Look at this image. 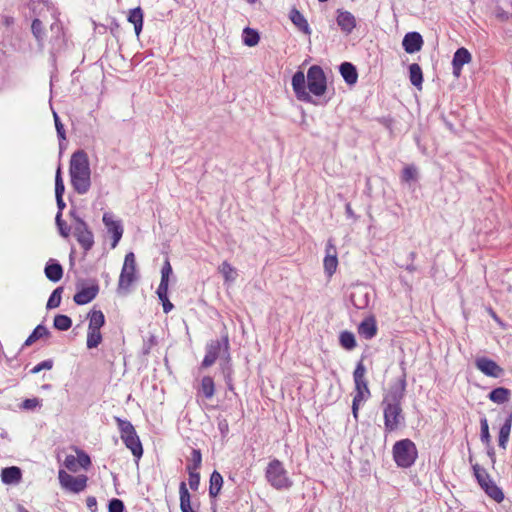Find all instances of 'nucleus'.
I'll use <instances>...</instances> for the list:
<instances>
[{"label":"nucleus","mask_w":512,"mask_h":512,"mask_svg":"<svg viewBox=\"0 0 512 512\" xmlns=\"http://www.w3.org/2000/svg\"><path fill=\"white\" fill-rule=\"evenodd\" d=\"M406 375L392 383L381 402L386 432H393L405 424V415L402 409V401L406 391Z\"/></svg>","instance_id":"f257e3e1"},{"label":"nucleus","mask_w":512,"mask_h":512,"mask_svg":"<svg viewBox=\"0 0 512 512\" xmlns=\"http://www.w3.org/2000/svg\"><path fill=\"white\" fill-rule=\"evenodd\" d=\"M292 88L296 98L305 103H315L313 97H320L327 90L325 73L319 65H312L307 71V79L303 71L298 70L292 76Z\"/></svg>","instance_id":"f03ea898"},{"label":"nucleus","mask_w":512,"mask_h":512,"mask_svg":"<svg viewBox=\"0 0 512 512\" xmlns=\"http://www.w3.org/2000/svg\"><path fill=\"white\" fill-rule=\"evenodd\" d=\"M71 185L79 195L86 194L91 187V170L88 155L84 150L75 151L69 167Z\"/></svg>","instance_id":"7ed1b4c3"},{"label":"nucleus","mask_w":512,"mask_h":512,"mask_svg":"<svg viewBox=\"0 0 512 512\" xmlns=\"http://www.w3.org/2000/svg\"><path fill=\"white\" fill-rule=\"evenodd\" d=\"M267 482L276 490H288L293 486L283 463L278 459L271 460L265 470Z\"/></svg>","instance_id":"20e7f679"},{"label":"nucleus","mask_w":512,"mask_h":512,"mask_svg":"<svg viewBox=\"0 0 512 512\" xmlns=\"http://www.w3.org/2000/svg\"><path fill=\"white\" fill-rule=\"evenodd\" d=\"M114 419L125 446L131 451L135 458L140 459L143 455V447L134 426L129 420L120 417H114Z\"/></svg>","instance_id":"39448f33"},{"label":"nucleus","mask_w":512,"mask_h":512,"mask_svg":"<svg viewBox=\"0 0 512 512\" xmlns=\"http://www.w3.org/2000/svg\"><path fill=\"white\" fill-rule=\"evenodd\" d=\"M418 457L415 443L406 438L395 442L393 445V459L398 467L409 468L414 465Z\"/></svg>","instance_id":"423d86ee"},{"label":"nucleus","mask_w":512,"mask_h":512,"mask_svg":"<svg viewBox=\"0 0 512 512\" xmlns=\"http://www.w3.org/2000/svg\"><path fill=\"white\" fill-rule=\"evenodd\" d=\"M58 479L61 487L69 492L78 494L84 491L87 487L88 477L84 474L77 477L72 476L65 470L60 469L58 472Z\"/></svg>","instance_id":"0eeeda50"},{"label":"nucleus","mask_w":512,"mask_h":512,"mask_svg":"<svg viewBox=\"0 0 512 512\" xmlns=\"http://www.w3.org/2000/svg\"><path fill=\"white\" fill-rule=\"evenodd\" d=\"M365 374L366 367L363 363V358H361L356 364L355 370L353 372V380L355 385L354 398L367 400L371 396Z\"/></svg>","instance_id":"6e6552de"},{"label":"nucleus","mask_w":512,"mask_h":512,"mask_svg":"<svg viewBox=\"0 0 512 512\" xmlns=\"http://www.w3.org/2000/svg\"><path fill=\"white\" fill-rule=\"evenodd\" d=\"M136 280V259L133 252L125 255L118 281V289H127Z\"/></svg>","instance_id":"1a4fd4ad"},{"label":"nucleus","mask_w":512,"mask_h":512,"mask_svg":"<svg viewBox=\"0 0 512 512\" xmlns=\"http://www.w3.org/2000/svg\"><path fill=\"white\" fill-rule=\"evenodd\" d=\"M102 221L107 232L112 236L111 248H115L123 236V225L120 220H115L111 213H104Z\"/></svg>","instance_id":"9d476101"},{"label":"nucleus","mask_w":512,"mask_h":512,"mask_svg":"<svg viewBox=\"0 0 512 512\" xmlns=\"http://www.w3.org/2000/svg\"><path fill=\"white\" fill-rule=\"evenodd\" d=\"M74 236L85 253L92 249L94 235L85 221H79V226H74Z\"/></svg>","instance_id":"9b49d317"},{"label":"nucleus","mask_w":512,"mask_h":512,"mask_svg":"<svg viewBox=\"0 0 512 512\" xmlns=\"http://www.w3.org/2000/svg\"><path fill=\"white\" fill-rule=\"evenodd\" d=\"M205 350L206 353L201 363V366L203 368H208L216 362L221 352L224 354L223 338L211 340L210 342L207 343Z\"/></svg>","instance_id":"f8f14e48"},{"label":"nucleus","mask_w":512,"mask_h":512,"mask_svg":"<svg viewBox=\"0 0 512 512\" xmlns=\"http://www.w3.org/2000/svg\"><path fill=\"white\" fill-rule=\"evenodd\" d=\"M99 293V285L96 281L90 286H82L78 288L73 300L77 305H85L93 301Z\"/></svg>","instance_id":"ddd939ff"},{"label":"nucleus","mask_w":512,"mask_h":512,"mask_svg":"<svg viewBox=\"0 0 512 512\" xmlns=\"http://www.w3.org/2000/svg\"><path fill=\"white\" fill-rule=\"evenodd\" d=\"M336 13V22L340 30L346 35L351 34L357 25L355 16L351 12L342 9H338Z\"/></svg>","instance_id":"4468645a"},{"label":"nucleus","mask_w":512,"mask_h":512,"mask_svg":"<svg viewBox=\"0 0 512 512\" xmlns=\"http://www.w3.org/2000/svg\"><path fill=\"white\" fill-rule=\"evenodd\" d=\"M475 364L482 373L489 377L499 378L504 372L503 368L495 361L486 357L478 358Z\"/></svg>","instance_id":"2eb2a0df"},{"label":"nucleus","mask_w":512,"mask_h":512,"mask_svg":"<svg viewBox=\"0 0 512 512\" xmlns=\"http://www.w3.org/2000/svg\"><path fill=\"white\" fill-rule=\"evenodd\" d=\"M472 59L471 53L465 47L458 48L452 59V73L455 77H460L462 68Z\"/></svg>","instance_id":"dca6fc26"},{"label":"nucleus","mask_w":512,"mask_h":512,"mask_svg":"<svg viewBox=\"0 0 512 512\" xmlns=\"http://www.w3.org/2000/svg\"><path fill=\"white\" fill-rule=\"evenodd\" d=\"M223 476L217 470H214L209 479V497L211 499V508L216 511V498L219 496L223 487Z\"/></svg>","instance_id":"f3484780"},{"label":"nucleus","mask_w":512,"mask_h":512,"mask_svg":"<svg viewBox=\"0 0 512 512\" xmlns=\"http://www.w3.org/2000/svg\"><path fill=\"white\" fill-rule=\"evenodd\" d=\"M423 38L419 32L412 31L404 35L402 46L406 53L414 54L421 50L423 46Z\"/></svg>","instance_id":"a211bd4d"},{"label":"nucleus","mask_w":512,"mask_h":512,"mask_svg":"<svg viewBox=\"0 0 512 512\" xmlns=\"http://www.w3.org/2000/svg\"><path fill=\"white\" fill-rule=\"evenodd\" d=\"M503 412L505 414V418L499 429L498 445L503 450H506L512 428V409H504Z\"/></svg>","instance_id":"6ab92c4d"},{"label":"nucleus","mask_w":512,"mask_h":512,"mask_svg":"<svg viewBox=\"0 0 512 512\" xmlns=\"http://www.w3.org/2000/svg\"><path fill=\"white\" fill-rule=\"evenodd\" d=\"M378 328L376 320L373 316L367 317L358 325V333L366 340L374 338L377 334Z\"/></svg>","instance_id":"aec40b11"},{"label":"nucleus","mask_w":512,"mask_h":512,"mask_svg":"<svg viewBox=\"0 0 512 512\" xmlns=\"http://www.w3.org/2000/svg\"><path fill=\"white\" fill-rule=\"evenodd\" d=\"M45 276L51 282H58L63 277V267L55 259H49L44 268Z\"/></svg>","instance_id":"412c9836"},{"label":"nucleus","mask_w":512,"mask_h":512,"mask_svg":"<svg viewBox=\"0 0 512 512\" xmlns=\"http://www.w3.org/2000/svg\"><path fill=\"white\" fill-rule=\"evenodd\" d=\"M339 72L348 85H354L358 80V72L356 66L351 62H343L339 66Z\"/></svg>","instance_id":"4be33fe9"},{"label":"nucleus","mask_w":512,"mask_h":512,"mask_svg":"<svg viewBox=\"0 0 512 512\" xmlns=\"http://www.w3.org/2000/svg\"><path fill=\"white\" fill-rule=\"evenodd\" d=\"M22 479V470L17 466L5 467L1 470V480L4 484H17Z\"/></svg>","instance_id":"5701e85b"},{"label":"nucleus","mask_w":512,"mask_h":512,"mask_svg":"<svg viewBox=\"0 0 512 512\" xmlns=\"http://www.w3.org/2000/svg\"><path fill=\"white\" fill-rule=\"evenodd\" d=\"M289 18L301 32H303L306 35L311 34L312 31L308 24V21L299 10H297L296 8H292L289 13Z\"/></svg>","instance_id":"b1692460"},{"label":"nucleus","mask_w":512,"mask_h":512,"mask_svg":"<svg viewBox=\"0 0 512 512\" xmlns=\"http://www.w3.org/2000/svg\"><path fill=\"white\" fill-rule=\"evenodd\" d=\"M179 499L181 512H197L192 507L191 495L184 481L179 485Z\"/></svg>","instance_id":"393cba45"},{"label":"nucleus","mask_w":512,"mask_h":512,"mask_svg":"<svg viewBox=\"0 0 512 512\" xmlns=\"http://www.w3.org/2000/svg\"><path fill=\"white\" fill-rule=\"evenodd\" d=\"M511 396V391L505 387H497L491 390L488 394V398L490 401L497 404H504L509 401Z\"/></svg>","instance_id":"a878e982"},{"label":"nucleus","mask_w":512,"mask_h":512,"mask_svg":"<svg viewBox=\"0 0 512 512\" xmlns=\"http://www.w3.org/2000/svg\"><path fill=\"white\" fill-rule=\"evenodd\" d=\"M128 21L134 25L135 34L140 35L143 28V11L140 7L133 8L129 11Z\"/></svg>","instance_id":"bb28decb"},{"label":"nucleus","mask_w":512,"mask_h":512,"mask_svg":"<svg viewBox=\"0 0 512 512\" xmlns=\"http://www.w3.org/2000/svg\"><path fill=\"white\" fill-rule=\"evenodd\" d=\"M89 320L88 328L101 330L105 324V316L101 310L92 309L87 316Z\"/></svg>","instance_id":"cd10ccee"},{"label":"nucleus","mask_w":512,"mask_h":512,"mask_svg":"<svg viewBox=\"0 0 512 512\" xmlns=\"http://www.w3.org/2000/svg\"><path fill=\"white\" fill-rule=\"evenodd\" d=\"M50 336V332L47 329L46 326L43 324L37 325L32 333L28 336V338L25 340L23 347H28L32 345L37 340L41 339L42 337H48Z\"/></svg>","instance_id":"c85d7f7f"},{"label":"nucleus","mask_w":512,"mask_h":512,"mask_svg":"<svg viewBox=\"0 0 512 512\" xmlns=\"http://www.w3.org/2000/svg\"><path fill=\"white\" fill-rule=\"evenodd\" d=\"M409 80L413 86L417 88L422 87L423 72L419 64L412 63L409 65Z\"/></svg>","instance_id":"c756f323"},{"label":"nucleus","mask_w":512,"mask_h":512,"mask_svg":"<svg viewBox=\"0 0 512 512\" xmlns=\"http://www.w3.org/2000/svg\"><path fill=\"white\" fill-rule=\"evenodd\" d=\"M198 393H201L206 399H211L214 396L215 384L212 377L204 376L201 379V387Z\"/></svg>","instance_id":"7c9ffc66"},{"label":"nucleus","mask_w":512,"mask_h":512,"mask_svg":"<svg viewBox=\"0 0 512 512\" xmlns=\"http://www.w3.org/2000/svg\"><path fill=\"white\" fill-rule=\"evenodd\" d=\"M242 41L248 47L256 46L260 41V35L257 30L246 27L242 33Z\"/></svg>","instance_id":"2f4dec72"},{"label":"nucleus","mask_w":512,"mask_h":512,"mask_svg":"<svg viewBox=\"0 0 512 512\" xmlns=\"http://www.w3.org/2000/svg\"><path fill=\"white\" fill-rule=\"evenodd\" d=\"M339 343L342 348H344L345 350H348V351L353 350L357 345L354 334L347 330L342 331L340 333Z\"/></svg>","instance_id":"473e14b6"},{"label":"nucleus","mask_w":512,"mask_h":512,"mask_svg":"<svg viewBox=\"0 0 512 512\" xmlns=\"http://www.w3.org/2000/svg\"><path fill=\"white\" fill-rule=\"evenodd\" d=\"M202 464V454L200 449H192L191 456L188 458V463L186 465L187 471L198 472Z\"/></svg>","instance_id":"72a5a7b5"},{"label":"nucleus","mask_w":512,"mask_h":512,"mask_svg":"<svg viewBox=\"0 0 512 512\" xmlns=\"http://www.w3.org/2000/svg\"><path fill=\"white\" fill-rule=\"evenodd\" d=\"M103 340L100 330L90 329L87 330V341L86 346L88 349L97 348Z\"/></svg>","instance_id":"f704fd0d"},{"label":"nucleus","mask_w":512,"mask_h":512,"mask_svg":"<svg viewBox=\"0 0 512 512\" xmlns=\"http://www.w3.org/2000/svg\"><path fill=\"white\" fill-rule=\"evenodd\" d=\"M31 31L33 36L36 38L39 47H43L44 42V27L43 23L39 18H34L31 24Z\"/></svg>","instance_id":"c9c22d12"},{"label":"nucleus","mask_w":512,"mask_h":512,"mask_svg":"<svg viewBox=\"0 0 512 512\" xmlns=\"http://www.w3.org/2000/svg\"><path fill=\"white\" fill-rule=\"evenodd\" d=\"M53 327L59 331H67L72 327V319L64 314H57L53 320Z\"/></svg>","instance_id":"e433bc0d"},{"label":"nucleus","mask_w":512,"mask_h":512,"mask_svg":"<svg viewBox=\"0 0 512 512\" xmlns=\"http://www.w3.org/2000/svg\"><path fill=\"white\" fill-rule=\"evenodd\" d=\"M350 299H351L352 304L357 309H364L369 304V295L366 292H364V293L354 292L351 294Z\"/></svg>","instance_id":"4c0bfd02"},{"label":"nucleus","mask_w":512,"mask_h":512,"mask_svg":"<svg viewBox=\"0 0 512 512\" xmlns=\"http://www.w3.org/2000/svg\"><path fill=\"white\" fill-rule=\"evenodd\" d=\"M63 290H64V288L62 286H59L52 291V293L50 294V296L48 298L47 304H46V308L48 310L54 309V308H57L60 306Z\"/></svg>","instance_id":"58836bf2"},{"label":"nucleus","mask_w":512,"mask_h":512,"mask_svg":"<svg viewBox=\"0 0 512 512\" xmlns=\"http://www.w3.org/2000/svg\"><path fill=\"white\" fill-rule=\"evenodd\" d=\"M53 118L55 123V128L57 132V137L59 139V148L60 151L63 149V142L66 140V133L63 123L61 122V119L59 115L56 112H53Z\"/></svg>","instance_id":"ea45409f"},{"label":"nucleus","mask_w":512,"mask_h":512,"mask_svg":"<svg viewBox=\"0 0 512 512\" xmlns=\"http://www.w3.org/2000/svg\"><path fill=\"white\" fill-rule=\"evenodd\" d=\"M337 265L338 259L336 254L327 253V255L324 258V269L328 276H332L335 273Z\"/></svg>","instance_id":"a19ab883"},{"label":"nucleus","mask_w":512,"mask_h":512,"mask_svg":"<svg viewBox=\"0 0 512 512\" xmlns=\"http://www.w3.org/2000/svg\"><path fill=\"white\" fill-rule=\"evenodd\" d=\"M480 439L485 446H489V443H491L489 424L486 417L480 419Z\"/></svg>","instance_id":"79ce46f5"},{"label":"nucleus","mask_w":512,"mask_h":512,"mask_svg":"<svg viewBox=\"0 0 512 512\" xmlns=\"http://www.w3.org/2000/svg\"><path fill=\"white\" fill-rule=\"evenodd\" d=\"M486 494L497 503L504 500V493L502 489L498 487L494 481L493 483H490V487L486 489Z\"/></svg>","instance_id":"37998d69"},{"label":"nucleus","mask_w":512,"mask_h":512,"mask_svg":"<svg viewBox=\"0 0 512 512\" xmlns=\"http://www.w3.org/2000/svg\"><path fill=\"white\" fill-rule=\"evenodd\" d=\"M220 273H222L226 282H233L236 278L234 268L227 262L224 261L219 267Z\"/></svg>","instance_id":"c03bdc74"},{"label":"nucleus","mask_w":512,"mask_h":512,"mask_svg":"<svg viewBox=\"0 0 512 512\" xmlns=\"http://www.w3.org/2000/svg\"><path fill=\"white\" fill-rule=\"evenodd\" d=\"M417 177L418 171L414 165H408L404 167L401 175V179L403 182L410 183L412 181H416Z\"/></svg>","instance_id":"a18cd8bd"},{"label":"nucleus","mask_w":512,"mask_h":512,"mask_svg":"<svg viewBox=\"0 0 512 512\" xmlns=\"http://www.w3.org/2000/svg\"><path fill=\"white\" fill-rule=\"evenodd\" d=\"M473 474L477 480L478 484L483 483L484 481H488L491 479L489 473L485 468L481 467L479 464L475 463L472 465Z\"/></svg>","instance_id":"49530a36"},{"label":"nucleus","mask_w":512,"mask_h":512,"mask_svg":"<svg viewBox=\"0 0 512 512\" xmlns=\"http://www.w3.org/2000/svg\"><path fill=\"white\" fill-rule=\"evenodd\" d=\"M65 192V186L62 178L61 167L58 166L55 174V197L60 198L63 197Z\"/></svg>","instance_id":"de8ad7c7"},{"label":"nucleus","mask_w":512,"mask_h":512,"mask_svg":"<svg viewBox=\"0 0 512 512\" xmlns=\"http://www.w3.org/2000/svg\"><path fill=\"white\" fill-rule=\"evenodd\" d=\"M51 32L55 34V36L51 39L53 50L55 49V45H58L60 42L63 41L61 38V35H63V28L59 21H55L50 26Z\"/></svg>","instance_id":"09e8293b"},{"label":"nucleus","mask_w":512,"mask_h":512,"mask_svg":"<svg viewBox=\"0 0 512 512\" xmlns=\"http://www.w3.org/2000/svg\"><path fill=\"white\" fill-rule=\"evenodd\" d=\"M55 223H56V226H57V228H58L59 234H60L62 237L67 238V237L70 235L71 228H70V226H68V225H67V223L62 219L61 214H56V217H55Z\"/></svg>","instance_id":"8fccbe9b"},{"label":"nucleus","mask_w":512,"mask_h":512,"mask_svg":"<svg viewBox=\"0 0 512 512\" xmlns=\"http://www.w3.org/2000/svg\"><path fill=\"white\" fill-rule=\"evenodd\" d=\"M223 344H224V361L223 363H221V369H222V373L224 374V369L225 368H228V367H232L231 365V357H230V353H229V339H228V336L225 335L223 336Z\"/></svg>","instance_id":"3c124183"},{"label":"nucleus","mask_w":512,"mask_h":512,"mask_svg":"<svg viewBox=\"0 0 512 512\" xmlns=\"http://www.w3.org/2000/svg\"><path fill=\"white\" fill-rule=\"evenodd\" d=\"M77 465H80L84 469H88L91 466L90 456L83 450L77 449Z\"/></svg>","instance_id":"603ef678"},{"label":"nucleus","mask_w":512,"mask_h":512,"mask_svg":"<svg viewBox=\"0 0 512 512\" xmlns=\"http://www.w3.org/2000/svg\"><path fill=\"white\" fill-rule=\"evenodd\" d=\"M54 361L52 359L44 360L40 363H38L36 366H34L31 370V374H37L42 370H50L53 368Z\"/></svg>","instance_id":"864d4df0"},{"label":"nucleus","mask_w":512,"mask_h":512,"mask_svg":"<svg viewBox=\"0 0 512 512\" xmlns=\"http://www.w3.org/2000/svg\"><path fill=\"white\" fill-rule=\"evenodd\" d=\"M125 506L122 500L113 498L108 503V512H124Z\"/></svg>","instance_id":"5fc2aeb1"},{"label":"nucleus","mask_w":512,"mask_h":512,"mask_svg":"<svg viewBox=\"0 0 512 512\" xmlns=\"http://www.w3.org/2000/svg\"><path fill=\"white\" fill-rule=\"evenodd\" d=\"M41 402L39 398H27L21 403L20 407L24 410H33L36 407H40Z\"/></svg>","instance_id":"6e6d98bb"},{"label":"nucleus","mask_w":512,"mask_h":512,"mask_svg":"<svg viewBox=\"0 0 512 512\" xmlns=\"http://www.w3.org/2000/svg\"><path fill=\"white\" fill-rule=\"evenodd\" d=\"M189 474V486L193 491H197L200 485V473L194 471H187Z\"/></svg>","instance_id":"4d7b16f0"},{"label":"nucleus","mask_w":512,"mask_h":512,"mask_svg":"<svg viewBox=\"0 0 512 512\" xmlns=\"http://www.w3.org/2000/svg\"><path fill=\"white\" fill-rule=\"evenodd\" d=\"M64 466L72 472L77 471V458L74 455H67L64 460Z\"/></svg>","instance_id":"13d9d810"},{"label":"nucleus","mask_w":512,"mask_h":512,"mask_svg":"<svg viewBox=\"0 0 512 512\" xmlns=\"http://www.w3.org/2000/svg\"><path fill=\"white\" fill-rule=\"evenodd\" d=\"M233 369L232 367H228L224 369V380L226 382L227 388L230 391H233V379H232Z\"/></svg>","instance_id":"bf43d9fd"},{"label":"nucleus","mask_w":512,"mask_h":512,"mask_svg":"<svg viewBox=\"0 0 512 512\" xmlns=\"http://www.w3.org/2000/svg\"><path fill=\"white\" fill-rule=\"evenodd\" d=\"M172 274V267L170 265V262L166 260L164 262V265L161 269V281H168L169 282V276Z\"/></svg>","instance_id":"052dcab7"},{"label":"nucleus","mask_w":512,"mask_h":512,"mask_svg":"<svg viewBox=\"0 0 512 512\" xmlns=\"http://www.w3.org/2000/svg\"><path fill=\"white\" fill-rule=\"evenodd\" d=\"M168 281H160V284L157 288V296L158 298H161V297H165L166 295H168Z\"/></svg>","instance_id":"680f3d73"},{"label":"nucleus","mask_w":512,"mask_h":512,"mask_svg":"<svg viewBox=\"0 0 512 512\" xmlns=\"http://www.w3.org/2000/svg\"><path fill=\"white\" fill-rule=\"evenodd\" d=\"M364 400L362 399H358V398H354L353 397V400H352V414H353V417L355 418V420L358 419V411H359V406H360V403L363 402Z\"/></svg>","instance_id":"e2e57ef3"},{"label":"nucleus","mask_w":512,"mask_h":512,"mask_svg":"<svg viewBox=\"0 0 512 512\" xmlns=\"http://www.w3.org/2000/svg\"><path fill=\"white\" fill-rule=\"evenodd\" d=\"M86 505L87 508L90 509L92 512L97 511V499L94 496H88L86 499Z\"/></svg>","instance_id":"0e129e2a"},{"label":"nucleus","mask_w":512,"mask_h":512,"mask_svg":"<svg viewBox=\"0 0 512 512\" xmlns=\"http://www.w3.org/2000/svg\"><path fill=\"white\" fill-rule=\"evenodd\" d=\"M69 216L73 219L74 221V226H79V221H84L79 215H78V212L76 210V208H72L70 211H69Z\"/></svg>","instance_id":"69168bd1"},{"label":"nucleus","mask_w":512,"mask_h":512,"mask_svg":"<svg viewBox=\"0 0 512 512\" xmlns=\"http://www.w3.org/2000/svg\"><path fill=\"white\" fill-rule=\"evenodd\" d=\"M496 16L498 19L505 21L509 19V13L503 10L502 8H498L496 12Z\"/></svg>","instance_id":"338daca9"},{"label":"nucleus","mask_w":512,"mask_h":512,"mask_svg":"<svg viewBox=\"0 0 512 512\" xmlns=\"http://www.w3.org/2000/svg\"><path fill=\"white\" fill-rule=\"evenodd\" d=\"M56 204H57V208H58L57 214H61L62 215L63 210L66 207V203L64 202L63 197L56 198Z\"/></svg>","instance_id":"774afa93"}]
</instances>
